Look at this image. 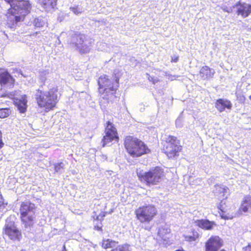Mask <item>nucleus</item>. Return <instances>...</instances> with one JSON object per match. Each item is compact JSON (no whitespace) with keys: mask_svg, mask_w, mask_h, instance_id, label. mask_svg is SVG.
<instances>
[{"mask_svg":"<svg viewBox=\"0 0 251 251\" xmlns=\"http://www.w3.org/2000/svg\"><path fill=\"white\" fill-rule=\"evenodd\" d=\"M93 215L92 216V219L94 222H98L100 224V226H95L94 229L101 231L102 229V222L104 220V218L105 216V212L101 211L99 214H97L96 212H94Z\"/></svg>","mask_w":251,"mask_h":251,"instance_id":"19","label":"nucleus"},{"mask_svg":"<svg viewBox=\"0 0 251 251\" xmlns=\"http://www.w3.org/2000/svg\"><path fill=\"white\" fill-rule=\"evenodd\" d=\"M222 246V240L218 236L212 237L206 243L205 251H218ZM221 251H226L222 250Z\"/></svg>","mask_w":251,"mask_h":251,"instance_id":"14","label":"nucleus"},{"mask_svg":"<svg viewBox=\"0 0 251 251\" xmlns=\"http://www.w3.org/2000/svg\"><path fill=\"white\" fill-rule=\"evenodd\" d=\"M73 40L76 41L75 45L81 53H87L90 51L89 47L86 45H83V36L81 34H75L73 37Z\"/></svg>","mask_w":251,"mask_h":251,"instance_id":"17","label":"nucleus"},{"mask_svg":"<svg viewBox=\"0 0 251 251\" xmlns=\"http://www.w3.org/2000/svg\"><path fill=\"white\" fill-rule=\"evenodd\" d=\"M6 2L10 5L9 8H11L13 5H15V3L17 2L18 0H4Z\"/></svg>","mask_w":251,"mask_h":251,"instance_id":"35","label":"nucleus"},{"mask_svg":"<svg viewBox=\"0 0 251 251\" xmlns=\"http://www.w3.org/2000/svg\"><path fill=\"white\" fill-rule=\"evenodd\" d=\"M37 3L45 9L54 8L56 5V0H36Z\"/></svg>","mask_w":251,"mask_h":251,"instance_id":"23","label":"nucleus"},{"mask_svg":"<svg viewBox=\"0 0 251 251\" xmlns=\"http://www.w3.org/2000/svg\"><path fill=\"white\" fill-rule=\"evenodd\" d=\"M216 107L220 112H222L225 110L226 108L231 109L232 104L228 100L219 99L216 101Z\"/></svg>","mask_w":251,"mask_h":251,"instance_id":"21","label":"nucleus"},{"mask_svg":"<svg viewBox=\"0 0 251 251\" xmlns=\"http://www.w3.org/2000/svg\"><path fill=\"white\" fill-rule=\"evenodd\" d=\"M222 217L223 218H224V219H226V218H227V217H226V216H225L224 215V214H223V215H222Z\"/></svg>","mask_w":251,"mask_h":251,"instance_id":"43","label":"nucleus"},{"mask_svg":"<svg viewBox=\"0 0 251 251\" xmlns=\"http://www.w3.org/2000/svg\"><path fill=\"white\" fill-rule=\"evenodd\" d=\"M11 113V110L9 108H0V118H5L7 117Z\"/></svg>","mask_w":251,"mask_h":251,"instance_id":"27","label":"nucleus"},{"mask_svg":"<svg viewBox=\"0 0 251 251\" xmlns=\"http://www.w3.org/2000/svg\"><path fill=\"white\" fill-rule=\"evenodd\" d=\"M124 144L127 152L133 157H138L150 152L144 142L132 136H126Z\"/></svg>","mask_w":251,"mask_h":251,"instance_id":"4","label":"nucleus"},{"mask_svg":"<svg viewBox=\"0 0 251 251\" xmlns=\"http://www.w3.org/2000/svg\"><path fill=\"white\" fill-rule=\"evenodd\" d=\"M222 246V240L218 236L212 237L206 243L205 251H218ZM221 251H226L222 250Z\"/></svg>","mask_w":251,"mask_h":251,"instance_id":"15","label":"nucleus"},{"mask_svg":"<svg viewBox=\"0 0 251 251\" xmlns=\"http://www.w3.org/2000/svg\"><path fill=\"white\" fill-rule=\"evenodd\" d=\"M215 71L207 66L202 67L200 71V77L203 79H209L213 77Z\"/></svg>","mask_w":251,"mask_h":251,"instance_id":"20","label":"nucleus"},{"mask_svg":"<svg viewBox=\"0 0 251 251\" xmlns=\"http://www.w3.org/2000/svg\"><path fill=\"white\" fill-rule=\"evenodd\" d=\"M70 9L75 15L81 14L83 11L82 8H80L78 5L71 7Z\"/></svg>","mask_w":251,"mask_h":251,"instance_id":"29","label":"nucleus"},{"mask_svg":"<svg viewBox=\"0 0 251 251\" xmlns=\"http://www.w3.org/2000/svg\"><path fill=\"white\" fill-rule=\"evenodd\" d=\"M4 143L2 141V134L1 130H0V149H1L4 146Z\"/></svg>","mask_w":251,"mask_h":251,"instance_id":"37","label":"nucleus"},{"mask_svg":"<svg viewBox=\"0 0 251 251\" xmlns=\"http://www.w3.org/2000/svg\"><path fill=\"white\" fill-rule=\"evenodd\" d=\"M177 76H176V75H170L169 76L168 79H170L171 80H173L176 79Z\"/></svg>","mask_w":251,"mask_h":251,"instance_id":"41","label":"nucleus"},{"mask_svg":"<svg viewBox=\"0 0 251 251\" xmlns=\"http://www.w3.org/2000/svg\"><path fill=\"white\" fill-rule=\"evenodd\" d=\"M21 17H15L14 21H13L12 24L8 23L9 25V27H13L16 26L17 23L20 21Z\"/></svg>","mask_w":251,"mask_h":251,"instance_id":"34","label":"nucleus"},{"mask_svg":"<svg viewBox=\"0 0 251 251\" xmlns=\"http://www.w3.org/2000/svg\"><path fill=\"white\" fill-rule=\"evenodd\" d=\"M157 172H158V179H159V177H160L161 176V174L163 173V172L161 171V169H160L159 168V167H158V171H157Z\"/></svg>","mask_w":251,"mask_h":251,"instance_id":"42","label":"nucleus"},{"mask_svg":"<svg viewBox=\"0 0 251 251\" xmlns=\"http://www.w3.org/2000/svg\"><path fill=\"white\" fill-rule=\"evenodd\" d=\"M223 204H225V202L223 201H221L220 205L219 206V209L222 212H225V207L223 206Z\"/></svg>","mask_w":251,"mask_h":251,"instance_id":"38","label":"nucleus"},{"mask_svg":"<svg viewBox=\"0 0 251 251\" xmlns=\"http://www.w3.org/2000/svg\"><path fill=\"white\" fill-rule=\"evenodd\" d=\"M222 246V240L218 236L212 237L206 243L205 251H218ZM221 251H226L222 250Z\"/></svg>","mask_w":251,"mask_h":251,"instance_id":"12","label":"nucleus"},{"mask_svg":"<svg viewBox=\"0 0 251 251\" xmlns=\"http://www.w3.org/2000/svg\"><path fill=\"white\" fill-rule=\"evenodd\" d=\"M31 7V5L29 0H18L15 5L8 9V13L11 16H15L18 14L20 10L23 9L29 10Z\"/></svg>","mask_w":251,"mask_h":251,"instance_id":"11","label":"nucleus"},{"mask_svg":"<svg viewBox=\"0 0 251 251\" xmlns=\"http://www.w3.org/2000/svg\"><path fill=\"white\" fill-rule=\"evenodd\" d=\"M228 189L227 187L223 185H215V188L213 190L214 195L219 198H224L226 193H227Z\"/></svg>","mask_w":251,"mask_h":251,"instance_id":"22","label":"nucleus"},{"mask_svg":"<svg viewBox=\"0 0 251 251\" xmlns=\"http://www.w3.org/2000/svg\"><path fill=\"white\" fill-rule=\"evenodd\" d=\"M3 234L13 242H19L23 238L21 231L16 226L14 222L4 225Z\"/></svg>","mask_w":251,"mask_h":251,"instance_id":"8","label":"nucleus"},{"mask_svg":"<svg viewBox=\"0 0 251 251\" xmlns=\"http://www.w3.org/2000/svg\"><path fill=\"white\" fill-rule=\"evenodd\" d=\"M176 125L177 127H181L182 126V121L181 119L177 118L176 120Z\"/></svg>","mask_w":251,"mask_h":251,"instance_id":"36","label":"nucleus"},{"mask_svg":"<svg viewBox=\"0 0 251 251\" xmlns=\"http://www.w3.org/2000/svg\"><path fill=\"white\" fill-rule=\"evenodd\" d=\"M250 29H251V26Z\"/></svg>","mask_w":251,"mask_h":251,"instance_id":"47","label":"nucleus"},{"mask_svg":"<svg viewBox=\"0 0 251 251\" xmlns=\"http://www.w3.org/2000/svg\"><path fill=\"white\" fill-rule=\"evenodd\" d=\"M178 61V56H173L171 57V62L176 63Z\"/></svg>","mask_w":251,"mask_h":251,"instance_id":"39","label":"nucleus"},{"mask_svg":"<svg viewBox=\"0 0 251 251\" xmlns=\"http://www.w3.org/2000/svg\"><path fill=\"white\" fill-rule=\"evenodd\" d=\"M14 103L21 113H25L27 109V100L26 96L23 95L21 99H16Z\"/></svg>","mask_w":251,"mask_h":251,"instance_id":"18","label":"nucleus"},{"mask_svg":"<svg viewBox=\"0 0 251 251\" xmlns=\"http://www.w3.org/2000/svg\"><path fill=\"white\" fill-rule=\"evenodd\" d=\"M64 165L63 162H59L55 163L54 165V169L56 172H58L61 169H63Z\"/></svg>","mask_w":251,"mask_h":251,"instance_id":"32","label":"nucleus"},{"mask_svg":"<svg viewBox=\"0 0 251 251\" xmlns=\"http://www.w3.org/2000/svg\"><path fill=\"white\" fill-rule=\"evenodd\" d=\"M36 206L29 200L21 201L19 206V218L26 228L32 227L36 222Z\"/></svg>","mask_w":251,"mask_h":251,"instance_id":"3","label":"nucleus"},{"mask_svg":"<svg viewBox=\"0 0 251 251\" xmlns=\"http://www.w3.org/2000/svg\"><path fill=\"white\" fill-rule=\"evenodd\" d=\"M243 251H251V243L243 248Z\"/></svg>","mask_w":251,"mask_h":251,"instance_id":"40","label":"nucleus"},{"mask_svg":"<svg viewBox=\"0 0 251 251\" xmlns=\"http://www.w3.org/2000/svg\"><path fill=\"white\" fill-rule=\"evenodd\" d=\"M34 25L38 27H43L45 24V22L38 18H36L34 20Z\"/></svg>","mask_w":251,"mask_h":251,"instance_id":"31","label":"nucleus"},{"mask_svg":"<svg viewBox=\"0 0 251 251\" xmlns=\"http://www.w3.org/2000/svg\"><path fill=\"white\" fill-rule=\"evenodd\" d=\"M57 86L53 87L48 91H44L40 88L36 90L34 99L38 106L46 112L53 110L58 102L61 94L58 96Z\"/></svg>","mask_w":251,"mask_h":251,"instance_id":"1","label":"nucleus"},{"mask_svg":"<svg viewBox=\"0 0 251 251\" xmlns=\"http://www.w3.org/2000/svg\"><path fill=\"white\" fill-rule=\"evenodd\" d=\"M20 251H26L25 250H21Z\"/></svg>","mask_w":251,"mask_h":251,"instance_id":"45","label":"nucleus"},{"mask_svg":"<svg viewBox=\"0 0 251 251\" xmlns=\"http://www.w3.org/2000/svg\"><path fill=\"white\" fill-rule=\"evenodd\" d=\"M170 229L167 227L165 228H161L159 229V231H158V235L160 236H163L165 234L170 233Z\"/></svg>","mask_w":251,"mask_h":251,"instance_id":"30","label":"nucleus"},{"mask_svg":"<svg viewBox=\"0 0 251 251\" xmlns=\"http://www.w3.org/2000/svg\"><path fill=\"white\" fill-rule=\"evenodd\" d=\"M104 127L105 135L101 141L102 147H104L113 141L118 143L120 138L118 131L114 124L110 121H107Z\"/></svg>","mask_w":251,"mask_h":251,"instance_id":"7","label":"nucleus"},{"mask_svg":"<svg viewBox=\"0 0 251 251\" xmlns=\"http://www.w3.org/2000/svg\"><path fill=\"white\" fill-rule=\"evenodd\" d=\"M249 99L251 100V95L249 97Z\"/></svg>","mask_w":251,"mask_h":251,"instance_id":"46","label":"nucleus"},{"mask_svg":"<svg viewBox=\"0 0 251 251\" xmlns=\"http://www.w3.org/2000/svg\"><path fill=\"white\" fill-rule=\"evenodd\" d=\"M250 208H251V196H249L245 197L243 202L240 206V210L246 212Z\"/></svg>","mask_w":251,"mask_h":251,"instance_id":"26","label":"nucleus"},{"mask_svg":"<svg viewBox=\"0 0 251 251\" xmlns=\"http://www.w3.org/2000/svg\"><path fill=\"white\" fill-rule=\"evenodd\" d=\"M195 222L198 226L203 229L210 230L213 227V223L208 220H197Z\"/></svg>","mask_w":251,"mask_h":251,"instance_id":"24","label":"nucleus"},{"mask_svg":"<svg viewBox=\"0 0 251 251\" xmlns=\"http://www.w3.org/2000/svg\"><path fill=\"white\" fill-rule=\"evenodd\" d=\"M137 175L139 180L148 186L156 184L157 179V169L155 167L144 172L143 171L137 172Z\"/></svg>","mask_w":251,"mask_h":251,"instance_id":"9","label":"nucleus"},{"mask_svg":"<svg viewBox=\"0 0 251 251\" xmlns=\"http://www.w3.org/2000/svg\"><path fill=\"white\" fill-rule=\"evenodd\" d=\"M236 96L237 99L239 101L240 103H244L246 98L241 93H236Z\"/></svg>","mask_w":251,"mask_h":251,"instance_id":"33","label":"nucleus"},{"mask_svg":"<svg viewBox=\"0 0 251 251\" xmlns=\"http://www.w3.org/2000/svg\"><path fill=\"white\" fill-rule=\"evenodd\" d=\"M63 250H66V246H65V245L63 246Z\"/></svg>","mask_w":251,"mask_h":251,"instance_id":"44","label":"nucleus"},{"mask_svg":"<svg viewBox=\"0 0 251 251\" xmlns=\"http://www.w3.org/2000/svg\"><path fill=\"white\" fill-rule=\"evenodd\" d=\"M15 84V79L7 71L0 68V84L4 86L8 84L10 87H13Z\"/></svg>","mask_w":251,"mask_h":251,"instance_id":"16","label":"nucleus"},{"mask_svg":"<svg viewBox=\"0 0 251 251\" xmlns=\"http://www.w3.org/2000/svg\"><path fill=\"white\" fill-rule=\"evenodd\" d=\"M222 246V240L218 236L212 237L206 243L205 251H218ZM221 251H226L222 250Z\"/></svg>","mask_w":251,"mask_h":251,"instance_id":"13","label":"nucleus"},{"mask_svg":"<svg viewBox=\"0 0 251 251\" xmlns=\"http://www.w3.org/2000/svg\"><path fill=\"white\" fill-rule=\"evenodd\" d=\"M226 11L238 15L248 16L251 14V5L239 1Z\"/></svg>","mask_w":251,"mask_h":251,"instance_id":"10","label":"nucleus"},{"mask_svg":"<svg viewBox=\"0 0 251 251\" xmlns=\"http://www.w3.org/2000/svg\"><path fill=\"white\" fill-rule=\"evenodd\" d=\"M161 139L163 144L161 151L168 158L173 159L178 156L181 147L177 138L172 135H164L161 136Z\"/></svg>","mask_w":251,"mask_h":251,"instance_id":"5","label":"nucleus"},{"mask_svg":"<svg viewBox=\"0 0 251 251\" xmlns=\"http://www.w3.org/2000/svg\"><path fill=\"white\" fill-rule=\"evenodd\" d=\"M199 235L197 232H193L192 235H187L185 236V240L189 242L194 241L198 238Z\"/></svg>","mask_w":251,"mask_h":251,"instance_id":"28","label":"nucleus"},{"mask_svg":"<svg viewBox=\"0 0 251 251\" xmlns=\"http://www.w3.org/2000/svg\"><path fill=\"white\" fill-rule=\"evenodd\" d=\"M118 243V242L117 241L109 239H105L102 240L101 243V247L102 249L105 250L112 249L116 247Z\"/></svg>","mask_w":251,"mask_h":251,"instance_id":"25","label":"nucleus"},{"mask_svg":"<svg viewBox=\"0 0 251 251\" xmlns=\"http://www.w3.org/2000/svg\"><path fill=\"white\" fill-rule=\"evenodd\" d=\"M119 76L116 74L110 78L106 75H101L98 79V92L101 98L108 102L115 94L119 87Z\"/></svg>","mask_w":251,"mask_h":251,"instance_id":"2","label":"nucleus"},{"mask_svg":"<svg viewBox=\"0 0 251 251\" xmlns=\"http://www.w3.org/2000/svg\"><path fill=\"white\" fill-rule=\"evenodd\" d=\"M156 209L155 206L148 204L140 206L134 211L135 218L140 223L142 224H149L156 215Z\"/></svg>","mask_w":251,"mask_h":251,"instance_id":"6","label":"nucleus"}]
</instances>
